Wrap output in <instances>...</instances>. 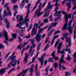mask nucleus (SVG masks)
<instances>
[{"label": "nucleus", "instance_id": "obj_1", "mask_svg": "<svg viewBox=\"0 0 76 76\" xmlns=\"http://www.w3.org/2000/svg\"><path fill=\"white\" fill-rule=\"evenodd\" d=\"M68 21H65V23L64 25V27L62 28V31H64L65 30H66L67 29V26L69 25V27L68 28V30L70 34H72L73 32V26L74 25L76 24V23H74L73 25V26L71 27L72 26V20H71L69 22V24H67V22Z\"/></svg>", "mask_w": 76, "mask_h": 76}, {"label": "nucleus", "instance_id": "obj_2", "mask_svg": "<svg viewBox=\"0 0 76 76\" xmlns=\"http://www.w3.org/2000/svg\"><path fill=\"white\" fill-rule=\"evenodd\" d=\"M16 63H17V60L15 59L12 60L10 61V63L8 65L7 68H2L0 70V74H1L2 75H3L6 69H10V68L11 65L14 67H15L16 65Z\"/></svg>", "mask_w": 76, "mask_h": 76}, {"label": "nucleus", "instance_id": "obj_3", "mask_svg": "<svg viewBox=\"0 0 76 76\" xmlns=\"http://www.w3.org/2000/svg\"><path fill=\"white\" fill-rule=\"evenodd\" d=\"M42 5V4L41 3H40V5L39 6V10L38 11V9H36L35 13H34V18H35L36 17V16L37 15V17H39V16H41V15H42L43 13H44V12H41V6Z\"/></svg>", "mask_w": 76, "mask_h": 76}, {"label": "nucleus", "instance_id": "obj_4", "mask_svg": "<svg viewBox=\"0 0 76 76\" xmlns=\"http://www.w3.org/2000/svg\"><path fill=\"white\" fill-rule=\"evenodd\" d=\"M53 5H51V2H49L48 4V7L45 9V13L43 15L44 18L48 16L50 14H49V13H47L48 10V9H51L53 7Z\"/></svg>", "mask_w": 76, "mask_h": 76}, {"label": "nucleus", "instance_id": "obj_5", "mask_svg": "<svg viewBox=\"0 0 76 76\" xmlns=\"http://www.w3.org/2000/svg\"><path fill=\"white\" fill-rule=\"evenodd\" d=\"M63 15H65L64 17V18L65 21H68V19H69H69H70L72 17V14H67V13H66L65 12L63 11H61Z\"/></svg>", "mask_w": 76, "mask_h": 76}, {"label": "nucleus", "instance_id": "obj_6", "mask_svg": "<svg viewBox=\"0 0 76 76\" xmlns=\"http://www.w3.org/2000/svg\"><path fill=\"white\" fill-rule=\"evenodd\" d=\"M4 37L5 39V40H4V43L6 44L7 45H8V43H7V41H8V39H9V37L7 35V32L5 30L4 31Z\"/></svg>", "mask_w": 76, "mask_h": 76}, {"label": "nucleus", "instance_id": "obj_7", "mask_svg": "<svg viewBox=\"0 0 76 76\" xmlns=\"http://www.w3.org/2000/svg\"><path fill=\"white\" fill-rule=\"evenodd\" d=\"M39 25V24H38L37 23H35L33 26V28L32 29V32H31V35L32 36H34V35L37 34V31L35 29V26H36V28H38Z\"/></svg>", "mask_w": 76, "mask_h": 76}, {"label": "nucleus", "instance_id": "obj_8", "mask_svg": "<svg viewBox=\"0 0 76 76\" xmlns=\"http://www.w3.org/2000/svg\"><path fill=\"white\" fill-rule=\"evenodd\" d=\"M64 37L66 39V43H68L69 42V46L70 47L71 46V37H67L66 34H64Z\"/></svg>", "mask_w": 76, "mask_h": 76}, {"label": "nucleus", "instance_id": "obj_9", "mask_svg": "<svg viewBox=\"0 0 76 76\" xmlns=\"http://www.w3.org/2000/svg\"><path fill=\"white\" fill-rule=\"evenodd\" d=\"M62 46V43L61 42L59 43L57 48L58 49L57 53H60L61 54H63L65 53V52L64 51H60V49L61 48Z\"/></svg>", "mask_w": 76, "mask_h": 76}, {"label": "nucleus", "instance_id": "obj_10", "mask_svg": "<svg viewBox=\"0 0 76 76\" xmlns=\"http://www.w3.org/2000/svg\"><path fill=\"white\" fill-rule=\"evenodd\" d=\"M41 34L37 33L36 36L34 37L35 39H36V41H37V42H40L41 41Z\"/></svg>", "mask_w": 76, "mask_h": 76}, {"label": "nucleus", "instance_id": "obj_11", "mask_svg": "<svg viewBox=\"0 0 76 76\" xmlns=\"http://www.w3.org/2000/svg\"><path fill=\"white\" fill-rule=\"evenodd\" d=\"M46 54L45 53H44L42 56H41V58H38L39 60L40 61V62L41 63V65H42L44 62V58Z\"/></svg>", "mask_w": 76, "mask_h": 76}, {"label": "nucleus", "instance_id": "obj_12", "mask_svg": "<svg viewBox=\"0 0 76 76\" xmlns=\"http://www.w3.org/2000/svg\"><path fill=\"white\" fill-rule=\"evenodd\" d=\"M20 16L19 18V16ZM16 18L17 22H20L21 21H23L24 20V19L23 18V15H17L16 16Z\"/></svg>", "mask_w": 76, "mask_h": 76}, {"label": "nucleus", "instance_id": "obj_13", "mask_svg": "<svg viewBox=\"0 0 76 76\" xmlns=\"http://www.w3.org/2000/svg\"><path fill=\"white\" fill-rule=\"evenodd\" d=\"M64 55L62 54L59 61V64H60L61 65V63H64V64H66V61H64Z\"/></svg>", "mask_w": 76, "mask_h": 76}, {"label": "nucleus", "instance_id": "obj_14", "mask_svg": "<svg viewBox=\"0 0 76 76\" xmlns=\"http://www.w3.org/2000/svg\"><path fill=\"white\" fill-rule=\"evenodd\" d=\"M36 44L34 43L32 44V46L30 48V49L28 51L29 54H31V52H32V49H33L32 47H33L34 48H35V47H36Z\"/></svg>", "mask_w": 76, "mask_h": 76}, {"label": "nucleus", "instance_id": "obj_15", "mask_svg": "<svg viewBox=\"0 0 76 76\" xmlns=\"http://www.w3.org/2000/svg\"><path fill=\"white\" fill-rule=\"evenodd\" d=\"M25 23H26L24 21H23V22H20L16 25V27H19V29H20L22 26Z\"/></svg>", "mask_w": 76, "mask_h": 76}, {"label": "nucleus", "instance_id": "obj_16", "mask_svg": "<svg viewBox=\"0 0 76 76\" xmlns=\"http://www.w3.org/2000/svg\"><path fill=\"white\" fill-rule=\"evenodd\" d=\"M30 13V11H27V15L26 16L24 19V21H25L26 23V22H27L28 21H29V19H27V18H28V16H29V15Z\"/></svg>", "mask_w": 76, "mask_h": 76}, {"label": "nucleus", "instance_id": "obj_17", "mask_svg": "<svg viewBox=\"0 0 76 76\" xmlns=\"http://www.w3.org/2000/svg\"><path fill=\"white\" fill-rule=\"evenodd\" d=\"M61 11H58V12H56L54 14L55 16H59V17L60 18H61V16L60 15V14H61Z\"/></svg>", "mask_w": 76, "mask_h": 76}, {"label": "nucleus", "instance_id": "obj_18", "mask_svg": "<svg viewBox=\"0 0 76 76\" xmlns=\"http://www.w3.org/2000/svg\"><path fill=\"white\" fill-rule=\"evenodd\" d=\"M38 64H37L36 65L35 67V72H36V76H39V71H38V70L37 69V67H38Z\"/></svg>", "mask_w": 76, "mask_h": 76}, {"label": "nucleus", "instance_id": "obj_19", "mask_svg": "<svg viewBox=\"0 0 76 76\" xmlns=\"http://www.w3.org/2000/svg\"><path fill=\"white\" fill-rule=\"evenodd\" d=\"M25 54H26V55H25L24 61L25 62H26V61H27L28 58V57H29V55H28V54L27 53H26Z\"/></svg>", "mask_w": 76, "mask_h": 76}, {"label": "nucleus", "instance_id": "obj_20", "mask_svg": "<svg viewBox=\"0 0 76 76\" xmlns=\"http://www.w3.org/2000/svg\"><path fill=\"white\" fill-rule=\"evenodd\" d=\"M5 21L6 23H7L6 27L7 28H9L10 26V23L9 22H7V18L5 19Z\"/></svg>", "mask_w": 76, "mask_h": 76}, {"label": "nucleus", "instance_id": "obj_21", "mask_svg": "<svg viewBox=\"0 0 76 76\" xmlns=\"http://www.w3.org/2000/svg\"><path fill=\"white\" fill-rule=\"evenodd\" d=\"M41 2V0H38V1L36 2L35 6L33 8V10L32 11V12L34 11V10L36 9L37 7V4H39V3Z\"/></svg>", "mask_w": 76, "mask_h": 76}, {"label": "nucleus", "instance_id": "obj_22", "mask_svg": "<svg viewBox=\"0 0 76 76\" xmlns=\"http://www.w3.org/2000/svg\"><path fill=\"white\" fill-rule=\"evenodd\" d=\"M65 59L68 60V61H70L71 59H72V58L71 57L70 55L69 54H68L67 55V57Z\"/></svg>", "mask_w": 76, "mask_h": 76}, {"label": "nucleus", "instance_id": "obj_23", "mask_svg": "<svg viewBox=\"0 0 76 76\" xmlns=\"http://www.w3.org/2000/svg\"><path fill=\"white\" fill-rule=\"evenodd\" d=\"M70 4H71V2H69V3H66V5L69 7L68 8V12H69V10H70V7H71V5H70Z\"/></svg>", "mask_w": 76, "mask_h": 76}, {"label": "nucleus", "instance_id": "obj_24", "mask_svg": "<svg viewBox=\"0 0 76 76\" xmlns=\"http://www.w3.org/2000/svg\"><path fill=\"white\" fill-rule=\"evenodd\" d=\"M73 57L74 58L73 60V63H76V52H75V53L73 55Z\"/></svg>", "mask_w": 76, "mask_h": 76}, {"label": "nucleus", "instance_id": "obj_25", "mask_svg": "<svg viewBox=\"0 0 76 76\" xmlns=\"http://www.w3.org/2000/svg\"><path fill=\"white\" fill-rule=\"evenodd\" d=\"M32 61L30 62L28 64H27V66H28V65H29V64H31V63H34V61H35V57H34L32 59Z\"/></svg>", "mask_w": 76, "mask_h": 76}, {"label": "nucleus", "instance_id": "obj_26", "mask_svg": "<svg viewBox=\"0 0 76 76\" xmlns=\"http://www.w3.org/2000/svg\"><path fill=\"white\" fill-rule=\"evenodd\" d=\"M25 0H23V1H22V4H20V7L21 8L23 7L24 5L25 4Z\"/></svg>", "mask_w": 76, "mask_h": 76}, {"label": "nucleus", "instance_id": "obj_27", "mask_svg": "<svg viewBox=\"0 0 76 76\" xmlns=\"http://www.w3.org/2000/svg\"><path fill=\"white\" fill-rule=\"evenodd\" d=\"M15 54V52H13L12 55V56H11L14 59V60H16V56H14V54Z\"/></svg>", "mask_w": 76, "mask_h": 76}, {"label": "nucleus", "instance_id": "obj_28", "mask_svg": "<svg viewBox=\"0 0 76 76\" xmlns=\"http://www.w3.org/2000/svg\"><path fill=\"white\" fill-rule=\"evenodd\" d=\"M23 38H26V39H29V38H31V35H30V34H29V35H28V36H23Z\"/></svg>", "mask_w": 76, "mask_h": 76}, {"label": "nucleus", "instance_id": "obj_29", "mask_svg": "<svg viewBox=\"0 0 76 76\" xmlns=\"http://www.w3.org/2000/svg\"><path fill=\"white\" fill-rule=\"evenodd\" d=\"M29 41L31 42V43L32 44L34 43V41H35V40L34 39H29L28 40Z\"/></svg>", "mask_w": 76, "mask_h": 76}, {"label": "nucleus", "instance_id": "obj_30", "mask_svg": "<svg viewBox=\"0 0 76 76\" xmlns=\"http://www.w3.org/2000/svg\"><path fill=\"white\" fill-rule=\"evenodd\" d=\"M54 29H52L48 33V36H50L51 35L53 34V31Z\"/></svg>", "mask_w": 76, "mask_h": 76}, {"label": "nucleus", "instance_id": "obj_31", "mask_svg": "<svg viewBox=\"0 0 76 76\" xmlns=\"http://www.w3.org/2000/svg\"><path fill=\"white\" fill-rule=\"evenodd\" d=\"M49 47V45L48 44H47L45 46V48L44 49V51H46V50H47L48 49V48Z\"/></svg>", "mask_w": 76, "mask_h": 76}, {"label": "nucleus", "instance_id": "obj_32", "mask_svg": "<svg viewBox=\"0 0 76 76\" xmlns=\"http://www.w3.org/2000/svg\"><path fill=\"white\" fill-rule=\"evenodd\" d=\"M31 5V4L30 3H29L27 6V11H28L30 12V9L29 8L30 7V6Z\"/></svg>", "mask_w": 76, "mask_h": 76}, {"label": "nucleus", "instance_id": "obj_33", "mask_svg": "<svg viewBox=\"0 0 76 76\" xmlns=\"http://www.w3.org/2000/svg\"><path fill=\"white\" fill-rule=\"evenodd\" d=\"M16 37H17V34H12V38H15V39H16Z\"/></svg>", "mask_w": 76, "mask_h": 76}, {"label": "nucleus", "instance_id": "obj_34", "mask_svg": "<svg viewBox=\"0 0 76 76\" xmlns=\"http://www.w3.org/2000/svg\"><path fill=\"white\" fill-rule=\"evenodd\" d=\"M49 19L50 21H53V16L52 15H50V16L49 17Z\"/></svg>", "mask_w": 76, "mask_h": 76}, {"label": "nucleus", "instance_id": "obj_35", "mask_svg": "<svg viewBox=\"0 0 76 76\" xmlns=\"http://www.w3.org/2000/svg\"><path fill=\"white\" fill-rule=\"evenodd\" d=\"M43 22L45 23H47L48 22V19L46 18L43 20Z\"/></svg>", "mask_w": 76, "mask_h": 76}, {"label": "nucleus", "instance_id": "obj_36", "mask_svg": "<svg viewBox=\"0 0 76 76\" xmlns=\"http://www.w3.org/2000/svg\"><path fill=\"white\" fill-rule=\"evenodd\" d=\"M74 39H76V29H75V31L74 32Z\"/></svg>", "mask_w": 76, "mask_h": 76}, {"label": "nucleus", "instance_id": "obj_37", "mask_svg": "<svg viewBox=\"0 0 76 76\" xmlns=\"http://www.w3.org/2000/svg\"><path fill=\"white\" fill-rule=\"evenodd\" d=\"M48 62H53V59L52 58H50L48 61Z\"/></svg>", "mask_w": 76, "mask_h": 76}, {"label": "nucleus", "instance_id": "obj_38", "mask_svg": "<svg viewBox=\"0 0 76 76\" xmlns=\"http://www.w3.org/2000/svg\"><path fill=\"white\" fill-rule=\"evenodd\" d=\"M57 24V23L56 22L55 23H53L51 24V25H52L53 26V27H55V26H56Z\"/></svg>", "mask_w": 76, "mask_h": 76}, {"label": "nucleus", "instance_id": "obj_39", "mask_svg": "<svg viewBox=\"0 0 76 76\" xmlns=\"http://www.w3.org/2000/svg\"><path fill=\"white\" fill-rule=\"evenodd\" d=\"M54 66L55 69L58 67V64L55 63L54 64Z\"/></svg>", "mask_w": 76, "mask_h": 76}, {"label": "nucleus", "instance_id": "obj_40", "mask_svg": "<svg viewBox=\"0 0 76 76\" xmlns=\"http://www.w3.org/2000/svg\"><path fill=\"white\" fill-rule=\"evenodd\" d=\"M28 42H25L23 44V46H22V48H23V47H25V46L26 45V44H28Z\"/></svg>", "mask_w": 76, "mask_h": 76}, {"label": "nucleus", "instance_id": "obj_41", "mask_svg": "<svg viewBox=\"0 0 76 76\" xmlns=\"http://www.w3.org/2000/svg\"><path fill=\"white\" fill-rule=\"evenodd\" d=\"M35 50H34L32 52H31V54L30 55V57H32L33 55H34V53L35 52Z\"/></svg>", "mask_w": 76, "mask_h": 76}, {"label": "nucleus", "instance_id": "obj_42", "mask_svg": "<svg viewBox=\"0 0 76 76\" xmlns=\"http://www.w3.org/2000/svg\"><path fill=\"white\" fill-rule=\"evenodd\" d=\"M4 14L3 15V17L4 18L5 16H7V15H6V13H7V12H6V10H4Z\"/></svg>", "mask_w": 76, "mask_h": 76}, {"label": "nucleus", "instance_id": "obj_43", "mask_svg": "<svg viewBox=\"0 0 76 76\" xmlns=\"http://www.w3.org/2000/svg\"><path fill=\"white\" fill-rule=\"evenodd\" d=\"M40 46H41V44L39 43L38 44V46L37 48V51H39V48H40Z\"/></svg>", "mask_w": 76, "mask_h": 76}, {"label": "nucleus", "instance_id": "obj_44", "mask_svg": "<svg viewBox=\"0 0 76 76\" xmlns=\"http://www.w3.org/2000/svg\"><path fill=\"white\" fill-rule=\"evenodd\" d=\"M61 32L59 30H58L57 31H56L55 33V34H54V35H56V34H58V33H60Z\"/></svg>", "mask_w": 76, "mask_h": 76}, {"label": "nucleus", "instance_id": "obj_45", "mask_svg": "<svg viewBox=\"0 0 76 76\" xmlns=\"http://www.w3.org/2000/svg\"><path fill=\"white\" fill-rule=\"evenodd\" d=\"M59 42V41L57 40L56 42V44L55 45V48H56V46L58 45V43Z\"/></svg>", "mask_w": 76, "mask_h": 76}, {"label": "nucleus", "instance_id": "obj_46", "mask_svg": "<svg viewBox=\"0 0 76 76\" xmlns=\"http://www.w3.org/2000/svg\"><path fill=\"white\" fill-rule=\"evenodd\" d=\"M10 54V52H9L5 56L4 59H6L7 58V57L9 56Z\"/></svg>", "mask_w": 76, "mask_h": 76}, {"label": "nucleus", "instance_id": "obj_47", "mask_svg": "<svg viewBox=\"0 0 76 76\" xmlns=\"http://www.w3.org/2000/svg\"><path fill=\"white\" fill-rule=\"evenodd\" d=\"M32 24H31L30 25L29 27L27 29V31H29V30H30L31 29V28H32Z\"/></svg>", "mask_w": 76, "mask_h": 76}, {"label": "nucleus", "instance_id": "obj_48", "mask_svg": "<svg viewBox=\"0 0 76 76\" xmlns=\"http://www.w3.org/2000/svg\"><path fill=\"white\" fill-rule=\"evenodd\" d=\"M29 71L31 73H33L34 72V69L30 68L29 70Z\"/></svg>", "mask_w": 76, "mask_h": 76}, {"label": "nucleus", "instance_id": "obj_49", "mask_svg": "<svg viewBox=\"0 0 76 76\" xmlns=\"http://www.w3.org/2000/svg\"><path fill=\"white\" fill-rule=\"evenodd\" d=\"M55 53H56V51H54L52 52V53L51 54V56L53 57H54L55 56H54V54Z\"/></svg>", "mask_w": 76, "mask_h": 76}, {"label": "nucleus", "instance_id": "obj_50", "mask_svg": "<svg viewBox=\"0 0 76 76\" xmlns=\"http://www.w3.org/2000/svg\"><path fill=\"white\" fill-rule=\"evenodd\" d=\"M22 45V43H21V44H20L18 46V49H20V50H21V45Z\"/></svg>", "mask_w": 76, "mask_h": 76}, {"label": "nucleus", "instance_id": "obj_51", "mask_svg": "<svg viewBox=\"0 0 76 76\" xmlns=\"http://www.w3.org/2000/svg\"><path fill=\"white\" fill-rule=\"evenodd\" d=\"M8 15H9V16H11V15H12V13H11L10 10L8 11Z\"/></svg>", "mask_w": 76, "mask_h": 76}, {"label": "nucleus", "instance_id": "obj_52", "mask_svg": "<svg viewBox=\"0 0 76 76\" xmlns=\"http://www.w3.org/2000/svg\"><path fill=\"white\" fill-rule=\"evenodd\" d=\"M18 38L20 42H22V39L20 37H19V36L18 37Z\"/></svg>", "mask_w": 76, "mask_h": 76}, {"label": "nucleus", "instance_id": "obj_53", "mask_svg": "<svg viewBox=\"0 0 76 76\" xmlns=\"http://www.w3.org/2000/svg\"><path fill=\"white\" fill-rule=\"evenodd\" d=\"M1 10H0V20H3V18L1 15Z\"/></svg>", "mask_w": 76, "mask_h": 76}, {"label": "nucleus", "instance_id": "obj_54", "mask_svg": "<svg viewBox=\"0 0 76 76\" xmlns=\"http://www.w3.org/2000/svg\"><path fill=\"white\" fill-rule=\"evenodd\" d=\"M29 69V68H27L26 70H24L23 71V72L22 73H26V72H27V71H28V70Z\"/></svg>", "mask_w": 76, "mask_h": 76}, {"label": "nucleus", "instance_id": "obj_55", "mask_svg": "<svg viewBox=\"0 0 76 76\" xmlns=\"http://www.w3.org/2000/svg\"><path fill=\"white\" fill-rule=\"evenodd\" d=\"M13 7L14 9H18V7L16 5H15Z\"/></svg>", "mask_w": 76, "mask_h": 76}, {"label": "nucleus", "instance_id": "obj_56", "mask_svg": "<svg viewBox=\"0 0 76 76\" xmlns=\"http://www.w3.org/2000/svg\"><path fill=\"white\" fill-rule=\"evenodd\" d=\"M6 9H7L8 11L10 10V7L8 6H7L6 7Z\"/></svg>", "mask_w": 76, "mask_h": 76}, {"label": "nucleus", "instance_id": "obj_57", "mask_svg": "<svg viewBox=\"0 0 76 76\" xmlns=\"http://www.w3.org/2000/svg\"><path fill=\"white\" fill-rule=\"evenodd\" d=\"M43 24H44V23H41L38 27V29H40V28H41V27L43 25Z\"/></svg>", "mask_w": 76, "mask_h": 76}, {"label": "nucleus", "instance_id": "obj_58", "mask_svg": "<svg viewBox=\"0 0 76 76\" xmlns=\"http://www.w3.org/2000/svg\"><path fill=\"white\" fill-rule=\"evenodd\" d=\"M13 59H14L13 58H12V57L11 56L10 58H8L7 60V61H9V60H13Z\"/></svg>", "mask_w": 76, "mask_h": 76}, {"label": "nucleus", "instance_id": "obj_59", "mask_svg": "<svg viewBox=\"0 0 76 76\" xmlns=\"http://www.w3.org/2000/svg\"><path fill=\"white\" fill-rule=\"evenodd\" d=\"M49 68H50V66H48V67L46 68V72L47 73L48 72V69H49Z\"/></svg>", "mask_w": 76, "mask_h": 76}, {"label": "nucleus", "instance_id": "obj_60", "mask_svg": "<svg viewBox=\"0 0 76 76\" xmlns=\"http://www.w3.org/2000/svg\"><path fill=\"white\" fill-rule=\"evenodd\" d=\"M76 15V11H75L73 13V14H72V19H73V16H74V15Z\"/></svg>", "mask_w": 76, "mask_h": 76}, {"label": "nucleus", "instance_id": "obj_61", "mask_svg": "<svg viewBox=\"0 0 76 76\" xmlns=\"http://www.w3.org/2000/svg\"><path fill=\"white\" fill-rule=\"evenodd\" d=\"M29 47H30V45H28L26 47V48L25 49V50H27L29 48Z\"/></svg>", "mask_w": 76, "mask_h": 76}, {"label": "nucleus", "instance_id": "obj_62", "mask_svg": "<svg viewBox=\"0 0 76 76\" xmlns=\"http://www.w3.org/2000/svg\"><path fill=\"white\" fill-rule=\"evenodd\" d=\"M18 31H19V33L20 34H23V32H24V30H22V31H19L18 30Z\"/></svg>", "mask_w": 76, "mask_h": 76}, {"label": "nucleus", "instance_id": "obj_63", "mask_svg": "<svg viewBox=\"0 0 76 76\" xmlns=\"http://www.w3.org/2000/svg\"><path fill=\"white\" fill-rule=\"evenodd\" d=\"M53 59H55V60H58V57H56V56H54L53 57Z\"/></svg>", "mask_w": 76, "mask_h": 76}, {"label": "nucleus", "instance_id": "obj_64", "mask_svg": "<svg viewBox=\"0 0 76 76\" xmlns=\"http://www.w3.org/2000/svg\"><path fill=\"white\" fill-rule=\"evenodd\" d=\"M13 40H14V39L11 38V39H10L9 40H8V41L12 42V41H13Z\"/></svg>", "mask_w": 76, "mask_h": 76}]
</instances>
